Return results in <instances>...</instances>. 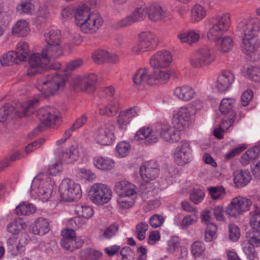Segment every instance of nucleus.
<instances>
[{
	"label": "nucleus",
	"mask_w": 260,
	"mask_h": 260,
	"mask_svg": "<svg viewBox=\"0 0 260 260\" xmlns=\"http://www.w3.org/2000/svg\"><path fill=\"white\" fill-rule=\"evenodd\" d=\"M237 29L243 35L242 52L247 55L253 53L260 46V40L256 38L259 32L260 20L257 18L244 19L238 23Z\"/></svg>",
	"instance_id": "nucleus-1"
},
{
	"label": "nucleus",
	"mask_w": 260,
	"mask_h": 260,
	"mask_svg": "<svg viewBox=\"0 0 260 260\" xmlns=\"http://www.w3.org/2000/svg\"><path fill=\"white\" fill-rule=\"evenodd\" d=\"M145 14L152 21L161 20L165 18V12L160 6L154 3L148 6H141L136 8L130 15L118 21L112 27L115 29H119L144 19Z\"/></svg>",
	"instance_id": "nucleus-2"
},
{
	"label": "nucleus",
	"mask_w": 260,
	"mask_h": 260,
	"mask_svg": "<svg viewBox=\"0 0 260 260\" xmlns=\"http://www.w3.org/2000/svg\"><path fill=\"white\" fill-rule=\"evenodd\" d=\"M175 129L168 123L158 124L153 128L144 127L136 133L135 139L136 140L145 139L148 144L157 142L159 137L170 143L176 142L179 140V137Z\"/></svg>",
	"instance_id": "nucleus-3"
},
{
	"label": "nucleus",
	"mask_w": 260,
	"mask_h": 260,
	"mask_svg": "<svg viewBox=\"0 0 260 260\" xmlns=\"http://www.w3.org/2000/svg\"><path fill=\"white\" fill-rule=\"evenodd\" d=\"M75 23L82 32L92 34L96 32L102 25L104 20L98 13H91L90 7L86 4H81L76 9Z\"/></svg>",
	"instance_id": "nucleus-4"
},
{
	"label": "nucleus",
	"mask_w": 260,
	"mask_h": 260,
	"mask_svg": "<svg viewBox=\"0 0 260 260\" xmlns=\"http://www.w3.org/2000/svg\"><path fill=\"white\" fill-rule=\"evenodd\" d=\"M65 80L66 77L62 75H48L38 79L37 88L43 95L49 96L63 88Z\"/></svg>",
	"instance_id": "nucleus-5"
},
{
	"label": "nucleus",
	"mask_w": 260,
	"mask_h": 260,
	"mask_svg": "<svg viewBox=\"0 0 260 260\" xmlns=\"http://www.w3.org/2000/svg\"><path fill=\"white\" fill-rule=\"evenodd\" d=\"M159 43V40L154 32L150 31H143L139 35L138 43L132 48L133 53L136 54L155 50Z\"/></svg>",
	"instance_id": "nucleus-6"
},
{
	"label": "nucleus",
	"mask_w": 260,
	"mask_h": 260,
	"mask_svg": "<svg viewBox=\"0 0 260 260\" xmlns=\"http://www.w3.org/2000/svg\"><path fill=\"white\" fill-rule=\"evenodd\" d=\"M215 60L212 48L204 46L197 49L190 56V63L194 68H202L209 66Z\"/></svg>",
	"instance_id": "nucleus-7"
},
{
	"label": "nucleus",
	"mask_w": 260,
	"mask_h": 260,
	"mask_svg": "<svg viewBox=\"0 0 260 260\" xmlns=\"http://www.w3.org/2000/svg\"><path fill=\"white\" fill-rule=\"evenodd\" d=\"M61 199L66 202H72L81 197V189L79 184L69 178L64 179L59 186Z\"/></svg>",
	"instance_id": "nucleus-8"
},
{
	"label": "nucleus",
	"mask_w": 260,
	"mask_h": 260,
	"mask_svg": "<svg viewBox=\"0 0 260 260\" xmlns=\"http://www.w3.org/2000/svg\"><path fill=\"white\" fill-rule=\"evenodd\" d=\"M230 25V16L228 13L223 14L218 19L213 20L212 27L207 33V38L211 42L218 41L228 30Z\"/></svg>",
	"instance_id": "nucleus-9"
},
{
	"label": "nucleus",
	"mask_w": 260,
	"mask_h": 260,
	"mask_svg": "<svg viewBox=\"0 0 260 260\" xmlns=\"http://www.w3.org/2000/svg\"><path fill=\"white\" fill-rule=\"evenodd\" d=\"M90 200L98 205L108 203L112 197V191L107 185L96 183L92 185L89 191Z\"/></svg>",
	"instance_id": "nucleus-10"
},
{
	"label": "nucleus",
	"mask_w": 260,
	"mask_h": 260,
	"mask_svg": "<svg viewBox=\"0 0 260 260\" xmlns=\"http://www.w3.org/2000/svg\"><path fill=\"white\" fill-rule=\"evenodd\" d=\"M31 189L43 202H47L51 198L53 189V183L50 178L40 179L35 177L32 181Z\"/></svg>",
	"instance_id": "nucleus-11"
},
{
	"label": "nucleus",
	"mask_w": 260,
	"mask_h": 260,
	"mask_svg": "<svg viewBox=\"0 0 260 260\" xmlns=\"http://www.w3.org/2000/svg\"><path fill=\"white\" fill-rule=\"evenodd\" d=\"M114 129L115 126L111 122L101 125L94 133L95 140L103 145L111 144L115 140Z\"/></svg>",
	"instance_id": "nucleus-12"
},
{
	"label": "nucleus",
	"mask_w": 260,
	"mask_h": 260,
	"mask_svg": "<svg viewBox=\"0 0 260 260\" xmlns=\"http://www.w3.org/2000/svg\"><path fill=\"white\" fill-rule=\"evenodd\" d=\"M251 202L248 199L239 196L233 199L228 206L226 212L229 215L237 217L243 212L248 211Z\"/></svg>",
	"instance_id": "nucleus-13"
},
{
	"label": "nucleus",
	"mask_w": 260,
	"mask_h": 260,
	"mask_svg": "<svg viewBox=\"0 0 260 260\" xmlns=\"http://www.w3.org/2000/svg\"><path fill=\"white\" fill-rule=\"evenodd\" d=\"M49 63L47 58L41 53H33L29 58V67L28 69L27 74L28 76H34L38 73H41L47 70Z\"/></svg>",
	"instance_id": "nucleus-14"
},
{
	"label": "nucleus",
	"mask_w": 260,
	"mask_h": 260,
	"mask_svg": "<svg viewBox=\"0 0 260 260\" xmlns=\"http://www.w3.org/2000/svg\"><path fill=\"white\" fill-rule=\"evenodd\" d=\"M190 114L186 107H181L174 112L172 120L174 127L178 131H183L189 124Z\"/></svg>",
	"instance_id": "nucleus-15"
},
{
	"label": "nucleus",
	"mask_w": 260,
	"mask_h": 260,
	"mask_svg": "<svg viewBox=\"0 0 260 260\" xmlns=\"http://www.w3.org/2000/svg\"><path fill=\"white\" fill-rule=\"evenodd\" d=\"M60 116L59 111L52 107H45L40 109L37 112V116L42 124L45 126H50Z\"/></svg>",
	"instance_id": "nucleus-16"
},
{
	"label": "nucleus",
	"mask_w": 260,
	"mask_h": 260,
	"mask_svg": "<svg viewBox=\"0 0 260 260\" xmlns=\"http://www.w3.org/2000/svg\"><path fill=\"white\" fill-rule=\"evenodd\" d=\"M191 147L188 141H183L175 150L174 158L176 164L183 166L188 163L190 158Z\"/></svg>",
	"instance_id": "nucleus-17"
},
{
	"label": "nucleus",
	"mask_w": 260,
	"mask_h": 260,
	"mask_svg": "<svg viewBox=\"0 0 260 260\" xmlns=\"http://www.w3.org/2000/svg\"><path fill=\"white\" fill-rule=\"evenodd\" d=\"M172 61L171 53L167 50L160 51L155 53L150 59V64L153 68L165 69Z\"/></svg>",
	"instance_id": "nucleus-18"
},
{
	"label": "nucleus",
	"mask_w": 260,
	"mask_h": 260,
	"mask_svg": "<svg viewBox=\"0 0 260 260\" xmlns=\"http://www.w3.org/2000/svg\"><path fill=\"white\" fill-rule=\"evenodd\" d=\"M26 235L18 236H12L7 241V248L9 252L14 255L21 254L25 250L26 243Z\"/></svg>",
	"instance_id": "nucleus-19"
},
{
	"label": "nucleus",
	"mask_w": 260,
	"mask_h": 260,
	"mask_svg": "<svg viewBox=\"0 0 260 260\" xmlns=\"http://www.w3.org/2000/svg\"><path fill=\"white\" fill-rule=\"evenodd\" d=\"M98 77L96 75L90 74L75 78L73 82L81 90L89 92L94 89Z\"/></svg>",
	"instance_id": "nucleus-20"
},
{
	"label": "nucleus",
	"mask_w": 260,
	"mask_h": 260,
	"mask_svg": "<svg viewBox=\"0 0 260 260\" xmlns=\"http://www.w3.org/2000/svg\"><path fill=\"white\" fill-rule=\"evenodd\" d=\"M158 173L157 165L152 161L144 162L140 169L141 177L146 182L155 179L158 176Z\"/></svg>",
	"instance_id": "nucleus-21"
},
{
	"label": "nucleus",
	"mask_w": 260,
	"mask_h": 260,
	"mask_svg": "<svg viewBox=\"0 0 260 260\" xmlns=\"http://www.w3.org/2000/svg\"><path fill=\"white\" fill-rule=\"evenodd\" d=\"M235 80V76L230 71H222L218 76L216 87L219 91L224 92L231 87Z\"/></svg>",
	"instance_id": "nucleus-22"
},
{
	"label": "nucleus",
	"mask_w": 260,
	"mask_h": 260,
	"mask_svg": "<svg viewBox=\"0 0 260 260\" xmlns=\"http://www.w3.org/2000/svg\"><path fill=\"white\" fill-rule=\"evenodd\" d=\"M58 157L60 161L66 164H71L77 160L79 157L77 144L74 142L66 150L60 152L58 154Z\"/></svg>",
	"instance_id": "nucleus-23"
},
{
	"label": "nucleus",
	"mask_w": 260,
	"mask_h": 260,
	"mask_svg": "<svg viewBox=\"0 0 260 260\" xmlns=\"http://www.w3.org/2000/svg\"><path fill=\"white\" fill-rule=\"evenodd\" d=\"M75 212L78 216L74 217L71 222L72 224L74 222L77 228H80L82 225V223L80 222V217L88 219L93 214L92 208L89 206L78 205L76 207Z\"/></svg>",
	"instance_id": "nucleus-24"
},
{
	"label": "nucleus",
	"mask_w": 260,
	"mask_h": 260,
	"mask_svg": "<svg viewBox=\"0 0 260 260\" xmlns=\"http://www.w3.org/2000/svg\"><path fill=\"white\" fill-rule=\"evenodd\" d=\"M42 53L50 62L52 60L57 59L60 57L63 54V50L60 44L46 45L42 49Z\"/></svg>",
	"instance_id": "nucleus-25"
},
{
	"label": "nucleus",
	"mask_w": 260,
	"mask_h": 260,
	"mask_svg": "<svg viewBox=\"0 0 260 260\" xmlns=\"http://www.w3.org/2000/svg\"><path fill=\"white\" fill-rule=\"evenodd\" d=\"M170 78V74L165 69L154 68L149 80V85H162L166 83Z\"/></svg>",
	"instance_id": "nucleus-26"
},
{
	"label": "nucleus",
	"mask_w": 260,
	"mask_h": 260,
	"mask_svg": "<svg viewBox=\"0 0 260 260\" xmlns=\"http://www.w3.org/2000/svg\"><path fill=\"white\" fill-rule=\"evenodd\" d=\"M31 230L34 234L43 235L49 232V223L46 219L40 217L31 225Z\"/></svg>",
	"instance_id": "nucleus-27"
},
{
	"label": "nucleus",
	"mask_w": 260,
	"mask_h": 260,
	"mask_svg": "<svg viewBox=\"0 0 260 260\" xmlns=\"http://www.w3.org/2000/svg\"><path fill=\"white\" fill-rule=\"evenodd\" d=\"M39 100L37 99H34L29 100L26 103L23 105L19 104L17 106L19 109L16 111V114L19 117H23L32 113L34 109L38 106Z\"/></svg>",
	"instance_id": "nucleus-28"
},
{
	"label": "nucleus",
	"mask_w": 260,
	"mask_h": 260,
	"mask_svg": "<svg viewBox=\"0 0 260 260\" xmlns=\"http://www.w3.org/2000/svg\"><path fill=\"white\" fill-rule=\"evenodd\" d=\"M234 182L238 188L245 186L250 180L251 175L247 171L236 170L234 172Z\"/></svg>",
	"instance_id": "nucleus-29"
},
{
	"label": "nucleus",
	"mask_w": 260,
	"mask_h": 260,
	"mask_svg": "<svg viewBox=\"0 0 260 260\" xmlns=\"http://www.w3.org/2000/svg\"><path fill=\"white\" fill-rule=\"evenodd\" d=\"M174 95L179 99L188 101L192 99L195 95L193 88L188 86L176 87L174 91Z\"/></svg>",
	"instance_id": "nucleus-30"
},
{
	"label": "nucleus",
	"mask_w": 260,
	"mask_h": 260,
	"mask_svg": "<svg viewBox=\"0 0 260 260\" xmlns=\"http://www.w3.org/2000/svg\"><path fill=\"white\" fill-rule=\"evenodd\" d=\"M93 162L96 168L103 171L110 170L115 166L114 161L108 157L96 156L93 158Z\"/></svg>",
	"instance_id": "nucleus-31"
},
{
	"label": "nucleus",
	"mask_w": 260,
	"mask_h": 260,
	"mask_svg": "<svg viewBox=\"0 0 260 260\" xmlns=\"http://www.w3.org/2000/svg\"><path fill=\"white\" fill-rule=\"evenodd\" d=\"M29 31L28 23L25 20L21 19L14 24L12 32L14 35L23 37L27 36Z\"/></svg>",
	"instance_id": "nucleus-32"
},
{
	"label": "nucleus",
	"mask_w": 260,
	"mask_h": 260,
	"mask_svg": "<svg viewBox=\"0 0 260 260\" xmlns=\"http://www.w3.org/2000/svg\"><path fill=\"white\" fill-rule=\"evenodd\" d=\"M115 187L116 190L119 192V196H135L136 194L134 185L126 181L117 182Z\"/></svg>",
	"instance_id": "nucleus-33"
},
{
	"label": "nucleus",
	"mask_w": 260,
	"mask_h": 260,
	"mask_svg": "<svg viewBox=\"0 0 260 260\" xmlns=\"http://www.w3.org/2000/svg\"><path fill=\"white\" fill-rule=\"evenodd\" d=\"M151 74H149L146 69H140L138 70L133 77L134 83L135 85L139 86L145 84H149Z\"/></svg>",
	"instance_id": "nucleus-34"
},
{
	"label": "nucleus",
	"mask_w": 260,
	"mask_h": 260,
	"mask_svg": "<svg viewBox=\"0 0 260 260\" xmlns=\"http://www.w3.org/2000/svg\"><path fill=\"white\" fill-rule=\"evenodd\" d=\"M84 243V241L81 238H75L67 240H61L60 245L67 250L73 251L81 247Z\"/></svg>",
	"instance_id": "nucleus-35"
},
{
	"label": "nucleus",
	"mask_w": 260,
	"mask_h": 260,
	"mask_svg": "<svg viewBox=\"0 0 260 260\" xmlns=\"http://www.w3.org/2000/svg\"><path fill=\"white\" fill-rule=\"evenodd\" d=\"M14 51L16 55H18L17 58L19 62L25 60L30 53L27 43L21 42L18 43L16 49Z\"/></svg>",
	"instance_id": "nucleus-36"
},
{
	"label": "nucleus",
	"mask_w": 260,
	"mask_h": 260,
	"mask_svg": "<svg viewBox=\"0 0 260 260\" xmlns=\"http://www.w3.org/2000/svg\"><path fill=\"white\" fill-rule=\"evenodd\" d=\"M216 42L217 49L222 52H228L233 47V39L229 36H225Z\"/></svg>",
	"instance_id": "nucleus-37"
},
{
	"label": "nucleus",
	"mask_w": 260,
	"mask_h": 260,
	"mask_svg": "<svg viewBox=\"0 0 260 260\" xmlns=\"http://www.w3.org/2000/svg\"><path fill=\"white\" fill-rule=\"evenodd\" d=\"M36 211V208L32 204L22 202L15 209V213L18 215H29Z\"/></svg>",
	"instance_id": "nucleus-38"
},
{
	"label": "nucleus",
	"mask_w": 260,
	"mask_h": 260,
	"mask_svg": "<svg viewBox=\"0 0 260 260\" xmlns=\"http://www.w3.org/2000/svg\"><path fill=\"white\" fill-rule=\"evenodd\" d=\"M27 227V224L20 218H16L9 223L7 226L8 232L13 234H17Z\"/></svg>",
	"instance_id": "nucleus-39"
},
{
	"label": "nucleus",
	"mask_w": 260,
	"mask_h": 260,
	"mask_svg": "<svg viewBox=\"0 0 260 260\" xmlns=\"http://www.w3.org/2000/svg\"><path fill=\"white\" fill-rule=\"evenodd\" d=\"M60 36L59 30H51L44 34V40L47 45H58L60 44Z\"/></svg>",
	"instance_id": "nucleus-40"
},
{
	"label": "nucleus",
	"mask_w": 260,
	"mask_h": 260,
	"mask_svg": "<svg viewBox=\"0 0 260 260\" xmlns=\"http://www.w3.org/2000/svg\"><path fill=\"white\" fill-rule=\"evenodd\" d=\"M135 196H119L117 202L119 207L123 209H127L132 207L135 202Z\"/></svg>",
	"instance_id": "nucleus-41"
},
{
	"label": "nucleus",
	"mask_w": 260,
	"mask_h": 260,
	"mask_svg": "<svg viewBox=\"0 0 260 260\" xmlns=\"http://www.w3.org/2000/svg\"><path fill=\"white\" fill-rule=\"evenodd\" d=\"M199 35L193 30H188L178 34V37L182 42L191 44L199 39Z\"/></svg>",
	"instance_id": "nucleus-42"
},
{
	"label": "nucleus",
	"mask_w": 260,
	"mask_h": 260,
	"mask_svg": "<svg viewBox=\"0 0 260 260\" xmlns=\"http://www.w3.org/2000/svg\"><path fill=\"white\" fill-rule=\"evenodd\" d=\"M102 255V253L91 249H83L80 252L81 260H98Z\"/></svg>",
	"instance_id": "nucleus-43"
},
{
	"label": "nucleus",
	"mask_w": 260,
	"mask_h": 260,
	"mask_svg": "<svg viewBox=\"0 0 260 260\" xmlns=\"http://www.w3.org/2000/svg\"><path fill=\"white\" fill-rule=\"evenodd\" d=\"M248 244L253 247H260V232L251 230L246 233Z\"/></svg>",
	"instance_id": "nucleus-44"
},
{
	"label": "nucleus",
	"mask_w": 260,
	"mask_h": 260,
	"mask_svg": "<svg viewBox=\"0 0 260 260\" xmlns=\"http://www.w3.org/2000/svg\"><path fill=\"white\" fill-rule=\"evenodd\" d=\"M18 55L14 51H9L4 54L0 59V61L2 65H9L11 63H18Z\"/></svg>",
	"instance_id": "nucleus-45"
},
{
	"label": "nucleus",
	"mask_w": 260,
	"mask_h": 260,
	"mask_svg": "<svg viewBox=\"0 0 260 260\" xmlns=\"http://www.w3.org/2000/svg\"><path fill=\"white\" fill-rule=\"evenodd\" d=\"M191 15L194 21H199L205 17L206 11L202 6L196 4L192 8Z\"/></svg>",
	"instance_id": "nucleus-46"
},
{
	"label": "nucleus",
	"mask_w": 260,
	"mask_h": 260,
	"mask_svg": "<svg viewBox=\"0 0 260 260\" xmlns=\"http://www.w3.org/2000/svg\"><path fill=\"white\" fill-rule=\"evenodd\" d=\"M235 104V100L233 98H225L221 101L219 110L223 114L230 113Z\"/></svg>",
	"instance_id": "nucleus-47"
},
{
	"label": "nucleus",
	"mask_w": 260,
	"mask_h": 260,
	"mask_svg": "<svg viewBox=\"0 0 260 260\" xmlns=\"http://www.w3.org/2000/svg\"><path fill=\"white\" fill-rule=\"evenodd\" d=\"M119 228V224L117 223H112L104 231L101 237L106 239H111L117 233Z\"/></svg>",
	"instance_id": "nucleus-48"
},
{
	"label": "nucleus",
	"mask_w": 260,
	"mask_h": 260,
	"mask_svg": "<svg viewBox=\"0 0 260 260\" xmlns=\"http://www.w3.org/2000/svg\"><path fill=\"white\" fill-rule=\"evenodd\" d=\"M211 198L214 200H219L223 198L225 194V191L223 187L211 186L208 188Z\"/></svg>",
	"instance_id": "nucleus-49"
},
{
	"label": "nucleus",
	"mask_w": 260,
	"mask_h": 260,
	"mask_svg": "<svg viewBox=\"0 0 260 260\" xmlns=\"http://www.w3.org/2000/svg\"><path fill=\"white\" fill-rule=\"evenodd\" d=\"M32 0H21V3L17 6V10L24 14H31L34 10Z\"/></svg>",
	"instance_id": "nucleus-50"
},
{
	"label": "nucleus",
	"mask_w": 260,
	"mask_h": 260,
	"mask_svg": "<svg viewBox=\"0 0 260 260\" xmlns=\"http://www.w3.org/2000/svg\"><path fill=\"white\" fill-rule=\"evenodd\" d=\"M250 224L253 230L260 231V212L259 209L255 206V211L251 213Z\"/></svg>",
	"instance_id": "nucleus-51"
},
{
	"label": "nucleus",
	"mask_w": 260,
	"mask_h": 260,
	"mask_svg": "<svg viewBox=\"0 0 260 260\" xmlns=\"http://www.w3.org/2000/svg\"><path fill=\"white\" fill-rule=\"evenodd\" d=\"M148 229V225L145 222H141L136 225L135 235L139 240L142 241L145 239Z\"/></svg>",
	"instance_id": "nucleus-52"
},
{
	"label": "nucleus",
	"mask_w": 260,
	"mask_h": 260,
	"mask_svg": "<svg viewBox=\"0 0 260 260\" xmlns=\"http://www.w3.org/2000/svg\"><path fill=\"white\" fill-rule=\"evenodd\" d=\"M234 120L233 118H231L229 121L228 124L227 126H225V123L227 121H225L224 122H221V124L219 128H215L214 129V135L215 137L219 139H221L223 138V133L225 132V131L227 130L232 125L233 123L234 122Z\"/></svg>",
	"instance_id": "nucleus-53"
},
{
	"label": "nucleus",
	"mask_w": 260,
	"mask_h": 260,
	"mask_svg": "<svg viewBox=\"0 0 260 260\" xmlns=\"http://www.w3.org/2000/svg\"><path fill=\"white\" fill-rule=\"evenodd\" d=\"M49 16V13L48 9L45 6L41 7L36 17V23L38 25L44 24Z\"/></svg>",
	"instance_id": "nucleus-54"
},
{
	"label": "nucleus",
	"mask_w": 260,
	"mask_h": 260,
	"mask_svg": "<svg viewBox=\"0 0 260 260\" xmlns=\"http://www.w3.org/2000/svg\"><path fill=\"white\" fill-rule=\"evenodd\" d=\"M130 144L125 141L120 142L117 145L116 149L119 157L126 156L129 153Z\"/></svg>",
	"instance_id": "nucleus-55"
},
{
	"label": "nucleus",
	"mask_w": 260,
	"mask_h": 260,
	"mask_svg": "<svg viewBox=\"0 0 260 260\" xmlns=\"http://www.w3.org/2000/svg\"><path fill=\"white\" fill-rule=\"evenodd\" d=\"M14 111V107L9 105L0 108V123H4Z\"/></svg>",
	"instance_id": "nucleus-56"
},
{
	"label": "nucleus",
	"mask_w": 260,
	"mask_h": 260,
	"mask_svg": "<svg viewBox=\"0 0 260 260\" xmlns=\"http://www.w3.org/2000/svg\"><path fill=\"white\" fill-rule=\"evenodd\" d=\"M108 51L104 50H98L94 52L92 55L93 60L98 64L106 62Z\"/></svg>",
	"instance_id": "nucleus-57"
},
{
	"label": "nucleus",
	"mask_w": 260,
	"mask_h": 260,
	"mask_svg": "<svg viewBox=\"0 0 260 260\" xmlns=\"http://www.w3.org/2000/svg\"><path fill=\"white\" fill-rule=\"evenodd\" d=\"M247 75L252 80L257 81L260 79V68L257 66H251L247 68Z\"/></svg>",
	"instance_id": "nucleus-58"
},
{
	"label": "nucleus",
	"mask_w": 260,
	"mask_h": 260,
	"mask_svg": "<svg viewBox=\"0 0 260 260\" xmlns=\"http://www.w3.org/2000/svg\"><path fill=\"white\" fill-rule=\"evenodd\" d=\"M125 113L120 111L117 117V124L119 128L125 130L127 126L130 123L129 119L126 116Z\"/></svg>",
	"instance_id": "nucleus-59"
},
{
	"label": "nucleus",
	"mask_w": 260,
	"mask_h": 260,
	"mask_svg": "<svg viewBox=\"0 0 260 260\" xmlns=\"http://www.w3.org/2000/svg\"><path fill=\"white\" fill-rule=\"evenodd\" d=\"M205 196L204 192L200 189H194L190 194V199L194 204H197L200 203Z\"/></svg>",
	"instance_id": "nucleus-60"
},
{
	"label": "nucleus",
	"mask_w": 260,
	"mask_h": 260,
	"mask_svg": "<svg viewBox=\"0 0 260 260\" xmlns=\"http://www.w3.org/2000/svg\"><path fill=\"white\" fill-rule=\"evenodd\" d=\"M217 231V226L216 224L211 223L208 224L206 231L205 235V239L207 242H211L213 239Z\"/></svg>",
	"instance_id": "nucleus-61"
},
{
	"label": "nucleus",
	"mask_w": 260,
	"mask_h": 260,
	"mask_svg": "<svg viewBox=\"0 0 260 260\" xmlns=\"http://www.w3.org/2000/svg\"><path fill=\"white\" fill-rule=\"evenodd\" d=\"M197 220L198 216L195 214L187 215L182 219L180 226L182 229H187L189 225L197 222Z\"/></svg>",
	"instance_id": "nucleus-62"
},
{
	"label": "nucleus",
	"mask_w": 260,
	"mask_h": 260,
	"mask_svg": "<svg viewBox=\"0 0 260 260\" xmlns=\"http://www.w3.org/2000/svg\"><path fill=\"white\" fill-rule=\"evenodd\" d=\"M229 238L233 242L237 241L240 236L239 228L234 224H230L229 225Z\"/></svg>",
	"instance_id": "nucleus-63"
},
{
	"label": "nucleus",
	"mask_w": 260,
	"mask_h": 260,
	"mask_svg": "<svg viewBox=\"0 0 260 260\" xmlns=\"http://www.w3.org/2000/svg\"><path fill=\"white\" fill-rule=\"evenodd\" d=\"M165 221L164 217L158 214L153 215L149 219V224L153 228L160 226Z\"/></svg>",
	"instance_id": "nucleus-64"
}]
</instances>
